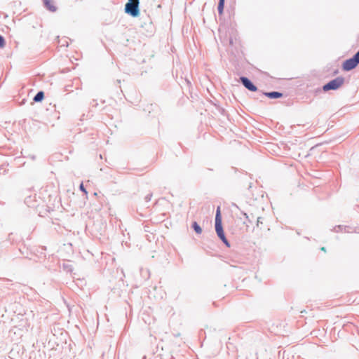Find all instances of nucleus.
Returning <instances> with one entry per match:
<instances>
[{
	"instance_id": "9d476101",
	"label": "nucleus",
	"mask_w": 359,
	"mask_h": 359,
	"mask_svg": "<svg viewBox=\"0 0 359 359\" xmlns=\"http://www.w3.org/2000/svg\"><path fill=\"white\" fill-rule=\"evenodd\" d=\"M191 228L194 230V231L197 233V234H201V232H202V229L201 227L200 226V225L196 222H194L191 224Z\"/></svg>"
},
{
	"instance_id": "f257e3e1",
	"label": "nucleus",
	"mask_w": 359,
	"mask_h": 359,
	"mask_svg": "<svg viewBox=\"0 0 359 359\" xmlns=\"http://www.w3.org/2000/svg\"><path fill=\"white\" fill-rule=\"evenodd\" d=\"M344 81L345 79L344 77L338 76L323 85L322 88H317L316 90V93H320L322 90H323L324 92H327L331 90H338L344 84Z\"/></svg>"
},
{
	"instance_id": "412c9836",
	"label": "nucleus",
	"mask_w": 359,
	"mask_h": 359,
	"mask_svg": "<svg viewBox=\"0 0 359 359\" xmlns=\"http://www.w3.org/2000/svg\"><path fill=\"white\" fill-rule=\"evenodd\" d=\"M120 82H121L120 80H117L118 83H120Z\"/></svg>"
},
{
	"instance_id": "4468645a",
	"label": "nucleus",
	"mask_w": 359,
	"mask_h": 359,
	"mask_svg": "<svg viewBox=\"0 0 359 359\" xmlns=\"http://www.w3.org/2000/svg\"><path fill=\"white\" fill-rule=\"evenodd\" d=\"M6 45L4 37L0 34V48H4Z\"/></svg>"
},
{
	"instance_id": "ddd939ff",
	"label": "nucleus",
	"mask_w": 359,
	"mask_h": 359,
	"mask_svg": "<svg viewBox=\"0 0 359 359\" xmlns=\"http://www.w3.org/2000/svg\"><path fill=\"white\" fill-rule=\"evenodd\" d=\"M220 240L222 241V243H224L226 247H228V248H229V247H230V245H230V243H229V241L227 240V238H226V236H224V237L222 238Z\"/></svg>"
},
{
	"instance_id": "20e7f679",
	"label": "nucleus",
	"mask_w": 359,
	"mask_h": 359,
	"mask_svg": "<svg viewBox=\"0 0 359 359\" xmlns=\"http://www.w3.org/2000/svg\"><path fill=\"white\" fill-rule=\"evenodd\" d=\"M215 228L216 233L219 239L226 236L222 226V215L220 211V207H217L215 219Z\"/></svg>"
},
{
	"instance_id": "f8f14e48",
	"label": "nucleus",
	"mask_w": 359,
	"mask_h": 359,
	"mask_svg": "<svg viewBox=\"0 0 359 359\" xmlns=\"http://www.w3.org/2000/svg\"><path fill=\"white\" fill-rule=\"evenodd\" d=\"M62 268L67 272H72L73 270L72 266L69 264H63Z\"/></svg>"
},
{
	"instance_id": "0eeeda50",
	"label": "nucleus",
	"mask_w": 359,
	"mask_h": 359,
	"mask_svg": "<svg viewBox=\"0 0 359 359\" xmlns=\"http://www.w3.org/2000/svg\"><path fill=\"white\" fill-rule=\"evenodd\" d=\"M45 8L51 12H55L57 7L53 4L52 0H43Z\"/></svg>"
},
{
	"instance_id": "39448f33",
	"label": "nucleus",
	"mask_w": 359,
	"mask_h": 359,
	"mask_svg": "<svg viewBox=\"0 0 359 359\" xmlns=\"http://www.w3.org/2000/svg\"><path fill=\"white\" fill-rule=\"evenodd\" d=\"M240 81L243 86L248 90L252 92L257 91V87L252 83V81L246 76H242L240 77Z\"/></svg>"
},
{
	"instance_id": "6e6552de",
	"label": "nucleus",
	"mask_w": 359,
	"mask_h": 359,
	"mask_svg": "<svg viewBox=\"0 0 359 359\" xmlns=\"http://www.w3.org/2000/svg\"><path fill=\"white\" fill-rule=\"evenodd\" d=\"M44 99V92L39 91L34 97L33 100L35 102H41Z\"/></svg>"
},
{
	"instance_id": "f03ea898",
	"label": "nucleus",
	"mask_w": 359,
	"mask_h": 359,
	"mask_svg": "<svg viewBox=\"0 0 359 359\" xmlns=\"http://www.w3.org/2000/svg\"><path fill=\"white\" fill-rule=\"evenodd\" d=\"M125 13L128 15L137 18L140 14V0H128L125 5Z\"/></svg>"
},
{
	"instance_id": "7ed1b4c3",
	"label": "nucleus",
	"mask_w": 359,
	"mask_h": 359,
	"mask_svg": "<svg viewBox=\"0 0 359 359\" xmlns=\"http://www.w3.org/2000/svg\"><path fill=\"white\" fill-rule=\"evenodd\" d=\"M359 65V50L357 51L353 57L344 61L342 64V69L349 72L355 69Z\"/></svg>"
},
{
	"instance_id": "a211bd4d",
	"label": "nucleus",
	"mask_w": 359,
	"mask_h": 359,
	"mask_svg": "<svg viewBox=\"0 0 359 359\" xmlns=\"http://www.w3.org/2000/svg\"><path fill=\"white\" fill-rule=\"evenodd\" d=\"M262 218L259 217L257 219V226H259V224H262Z\"/></svg>"
},
{
	"instance_id": "1a4fd4ad",
	"label": "nucleus",
	"mask_w": 359,
	"mask_h": 359,
	"mask_svg": "<svg viewBox=\"0 0 359 359\" xmlns=\"http://www.w3.org/2000/svg\"><path fill=\"white\" fill-rule=\"evenodd\" d=\"M225 0H219L217 11L219 15L223 14Z\"/></svg>"
},
{
	"instance_id": "9b49d317",
	"label": "nucleus",
	"mask_w": 359,
	"mask_h": 359,
	"mask_svg": "<svg viewBox=\"0 0 359 359\" xmlns=\"http://www.w3.org/2000/svg\"><path fill=\"white\" fill-rule=\"evenodd\" d=\"M241 213L244 216L245 220L243 222V224L246 226L247 228L249 227V224H252L251 219L249 218L247 213L241 211Z\"/></svg>"
},
{
	"instance_id": "6ab92c4d",
	"label": "nucleus",
	"mask_w": 359,
	"mask_h": 359,
	"mask_svg": "<svg viewBox=\"0 0 359 359\" xmlns=\"http://www.w3.org/2000/svg\"><path fill=\"white\" fill-rule=\"evenodd\" d=\"M341 229H342L341 226H337L334 227V229H335L337 231H340Z\"/></svg>"
},
{
	"instance_id": "2eb2a0df",
	"label": "nucleus",
	"mask_w": 359,
	"mask_h": 359,
	"mask_svg": "<svg viewBox=\"0 0 359 359\" xmlns=\"http://www.w3.org/2000/svg\"><path fill=\"white\" fill-rule=\"evenodd\" d=\"M79 189H80V190H81V191H83L86 195H87L88 192H87V191H86V188L84 187V186H83V183H81V184H80V186H79Z\"/></svg>"
},
{
	"instance_id": "f3484780",
	"label": "nucleus",
	"mask_w": 359,
	"mask_h": 359,
	"mask_svg": "<svg viewBox=\"0 0 359 359\" xmlns=\"http://www.w3.org/2000/svg\"><path fill=\"white\" fill-rule=\"evenodd\" d=\"M151 196H152V194H147V195L145 196V198H144L145 201H146L147 202L150 201V200H151Z\"/></svg>"
},
{
	"instance_id": "dca6fc26",
	"label": "nucleus",
	"mask_w": 359,
	"mask_h": 359,
	"mask_svg": "<svg viewBox=\"0 0 359 359\" xmlns=\"http://www.w3.org/2000/svg\"><path fill=\"white\" fill-rule=\"evenodd\" d=\"M97 105H98V103L96 100H93V101L90 102V106L92 107H97Z\"/></svg>"
},
{
	"instance_id": "aec40b11",
	"label": "nucleus",
	"mask_w": 359,
	"mask_h": 359,
	"mask_svg": "<svg viewBox=\"0 0 359 359\" xmlns=\"http://www.w3.org/2000/svg\"><path fill=\"white\" fill-rule=\"evenodd\" d=\"M320 250H323V251H325V252L326 251V249H325V247H322V248H320Z\"/></svg>"
},
{
	"instance_id": "423d86ee",
	"label": "nucleus",
	"mask_w": 359,
	"mask_h": 359,
	"mask_svg": "<svg viewBox=\"0 0 359 359\" xmlns=\"http://www.w3.org/2000/svg\"><path fill=\"white\" fill-rule=\"evenodd\" d=\"M262 94L270 99H278L283 96V94L278 91L266 92Z\"/></svg>"
}]
</instances>
